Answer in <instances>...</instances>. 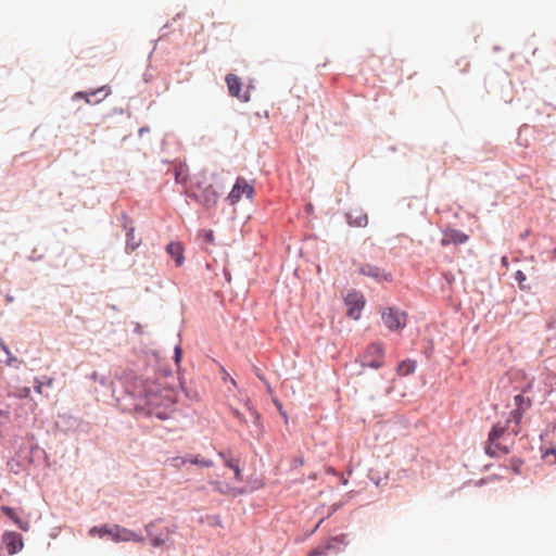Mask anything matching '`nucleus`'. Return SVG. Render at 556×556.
<instances>
[{
    "mask_svg": "<svg viewBox=\"0 0 556 556\" xmlns=\"http://www.w3.org/2000/svg\"><path fill=\"white\" fill-rule=\"evenodd\" d=\"M123 380L125 392L136 401V412L160 420L172 417L174 397L170 390L162 388L156 378L128 370L124 372Z\"/></svg>",
    "mask_w": 556,
    "mask_h": 556,
    "instance_id": "1",
    "label": "nucleus"
},
{
    "mask_svg": "<svg viewBox=\"0 0 556 556\" xmlns=\"http://www.w3.org/2000/svg\"><path fill=\"white\" fill-rule=\"evenodd\" d=\"M39 453L46 457V451L38 444H22L8 463L7 468L14 475L27 471L34 464V454Z\"/></svg>",
    "mask_w": 556,
    "mask_h": 556,
    "instance_id": "2",
    "label": "nucleus"
},
{
    "mask_svg": "<svg viewBox=\"0 0 556 556\" xmlns=\"http://www.w3.org/2000/svg\"><path fill=\"white\" fill-rule=\"evenodd\" d=\"M384 355V348L381 342L375 341L369 343L366 349L358 355L356 363H359L363 369L369 367L379 369L382 367L381 357Z\"/></svg>",
    "mask_w": 556,
    "mask_h": 556,
    "instance_id": "3",
    "label": "nucleus"
},
{
    "mask_svg": "<svg viewBox=\"0 0 556 556\" xmlns=\"http://www.w3.org/2000/svg\"><path fill=\"white\" fill-rule=\"evenodd\" d=\"M407 313L395 307L388 306L381 313V319L390 331H400L406 327Z\"/></svg>",
    "mask_w": 556,
    "mask_h": 556,
    "instance_id": "4",
    "label": "nucleus"
},
{
    "mask_svg": "<svg viewBox=\"0 0 556 556\" xmlns=\"http://www.w3.org/2000/svg\"><path fill=\"white\" fill-rule=\"evenodd\" d=\"M343 301L346 306V316L351 319L358 320L366 305L365 295L358 290H352L344 296Z\"/></svg>",
    "mask_w": 556,
    "mask_h": 556,
    "instance_id": "5",
    "label": "nucleus"
},
{
    "mask_svg": "<svg viewBox=\"0 0 556 556\" xmlns=\"http://www.w3.org/2000/svg\"><path fill=\"white\" fill-rule=\"evenodd\" d=\"M254 194L255 189L253 185L249 184L245 179L238 177L226 200L229 204L233 205L241 200L242 195H245L247 199L251 200Z\"/></svg>",
    "mask_w": 556,
    "mask_h": 556,
    "instance_id": "6",
    "label": "nucleus"
},
{
    "mask_svg": "<svg viewBox=\"0 0 556 556\" xmlns=\"http://www.w3.org/2000/svg\"><path fill=\"white\" fill-rule=\"evenodd\" d=\"M113 542L119 543V542H138L142 543L144 542V538L127 528H124L119 525H112V531L110 533V538Z\"/></svg>",
    "mask_w": 556,
    "mask_h": 556,
    "instance_id": "7",
    "label": "nucleus"
},
{
    "mask_svg": "<svg viewBox=\"0 0 556 556\" xmlns=\"http://www.w3.org/2000/svg\"><path fill=\"white\" fill-rule=\"evenodd\" d=\"M509 424H510V419H507L504 425H502L501 422H497L491 427V429L488 433V441H486L488 444L484 448L485 454L488 456H491V457L496 456V453L493 450L492 445L494 443L498 442V440L504 435Z\"/></svg>",
    "mask_w": 556,
    "mask_h": 556,
    "instance_id": "8",
    "label": "nucleus"
},
{
    "mask_svg": "<svg viewBox=\"0 0 556 556\" xmlns=\"http://www.w3.org/2000/svg\"><path fill=\"white\" fill-rule=\"evenodd\" d=\"M226 84L230 96L236 97L242 102L250 101V90L248 88L244 92H242V83L237 75L231 73L227 74Z\"/></svg>",
    "mask_w": 556,
    "mask_h": 556,
    "instance_id": "9",
    "label": "nucleus"
},
{
    "mask_svg": "<svg viewBox=\"0 0 556 556\" xmlns=\"http://www.w3.org/2000/svg\"><path fill=\"white\" fill-rule=\"evenodd\" d=\"M1 540L9 555H15L24 547L23 536L18 532L4 531Z\"/></svg>",
    "mask_w": 556,
    "mask_h": 556,
    "instance_id": "10",
    "label": "nucleus"
},
{
    "mask_svg": "<svg viewBox=\"0 0 556 556\" xmlns=\"http://www.w3.org/2000/svg\"><path fill=\"white\" fill-rule=\"evenodd\" d=\"M358 273L363 276L372 278L377 282L393 280L391 273H387L384 269L369 263L361 265Z\"/></svg>",
    "mask_w": 556,
    "mask_h": 556,
    "instance_id": "11",
    "label": "nucleus"
},
{
    "mask_svg": "<svg viewBox=\"0 0 556 556\" xmlns=\"http://www.w3.org/2000/svg\"><path fill=\"white\" fill-rule=\"evenodd\" d=\"M201 193V205L206 210L213 208L220 197V192L214 188L213 185H207L203 187V191Z\"/></svg>",
    "mask_w": 556,
    "mask_h": 556,
    "instance_id": "12",
    "label": "nucleus"
},
{
    "mask_svg": "<svg viewBox=\"0 0 556 556\" xmlns=\"http://www.w3.org/2000/svg\"><path fill=\"white\" fill-rule=\"evenodd\" d=\"M469 239V236L466 235L464 231L459 230V229H452V228H448L444 231V236H443V239L441 241L442 245H446V244H464L468 241Z\"/></svg>",
    "mask_w": 556,
    "mask_h": 556,
    "instance_id": "13",
    "label": "nucleus"
},
{
    "mask_svg": "<svg viewBox=\"0 0 556 556\" xmlns=\"http://www.w3.org/2000/svg\"><path fill=\"white\" fill-rule=\"evenodd\" d=\"M184 245L180 242L170 241L166 245V252L170 255V257L174 260L175 265L177 267L182 266L185 263V255H184Z\"/></svg>",
    "mask_w": 556,
    "mask_h": 556,
    "instance_id": "14",
    "label": "nucleus"
},
{
    "mask_svg": "<svg viewBox=\"0 0 556 556\" xmlns=\"http://www.w3.org/2000/svg\"><path fill=\"white\" fill-rule=\"evenodd\" d=\"M55 426L59 430L67 432L75 430L79 426V420L68 414H60L55 421Z\"/></svg>",
    "mask_w": 556,
    "mask_h": 556,
    "instance_id": "15",
    "label": "nucleus"
},
{
    "mask_svg": "<svg viewBox=\"0 0 556 556\" xmlns=\"http://www.w3.org/2000/svg\"><path fill=\"white\" fill-rule=\"evenodd\" d=\"M1 511L5 517L12 520L22 531L27 532L30 529V522L21 519L13 507L3 505L1 506Z\"/></svg>",
    "mask_w": 556,
    "mask_h": 556,
    "instance_id": "16",
    "label": "nucleus"
},
{
    "mask_svg": "<svg viewBox=\"0 0 556 556\" xmlns=\"http://www.w3.org/2000/svg\"><path fill=\"white\" fill-rule=\"evenodd\" d=\"M348 535L345 533H341L339 535L330 536L328 540L324 542L325 548L327 552L333 551L338 553L342 549V547L348 545Z\"/></svg>",
    "mask_w": 556,
    "mask_h": 556,
    "instance_id": "17",
    "label": "nucleus"
},
{
    "mask_svg": "<svg viewBox=\"0 0 556 556\" xmlns=\"http://www.w3.org/2000/svg\"><path fill=\"white\" fill-rule=\"evenodd\" d=\"M104 90H105V87L98 88V89L92 90L90 92L77 91V92L74 93L73 100H77V99H83L84 98L86 100V102L89 103V104H98L108 96V92H105L102 96V98H97L96 100H91L90 96L100 94V93L104 92Z\"/></svg>",
    "mask_w": 556,
    "mask_h": 556,
    "instance_id": "18",
    "label": "nucleus"
},
{
    "mask_svg": "<svg viewBox=\"0 0 556 556\" xmlns=\"http://www.w3.org/2000/svg\"><path fill=\"white\" fill-rule=\"evenodd\" d=\"M245 406L252 417V425L256 428L257 435L260 437L264 432V425L262 415L255 408V406L251 403L250 400L247 401Z\"/></svg>",
    "mask_w": 556,
    "mask_h": 556,
    "instance_id": "19",
    "label": "nucleus"
},
{
    "mask_svg": "<svg viewBox=\"0 0 556 556\" xmlns=\"http://www.w3.org/2000/svg\"><path fill=\"white\" fill-rule=\"evenodd\" d=\"M417 368V362L410 358H406L400 362L396 366V371L401 376H408L413 374Z\"/></svg>",
    "mask_w": 556,
    "mask_h": 556,
    "instance_id": "20",
    "label": "nucleus"
},
{
    "mask_svg": "<svg viewBox=\"0 0 556 556\" xmlns=\"http://www.w3.org/2000/svg\"><path fill=\"white\" fill-rule=\"evenodd\" d=\"M123 227L126 229V251H135L140 245L141 239H136L134 227H127V225Z\"/></svg>",
    "mask_w": 556,
    "mask_h": 556,
    "instance_id": "21",
    "label": "nucleus"
},
{
    "mask_svg": "<svg viewBox=\"0 0 556 556\" xmlns=\"http://www.w3.org/2000/svg\"><path fill=\"white\" fill-rule=\"evenodd\" d=\"M112 531V525L104 523L100 526H94L89 530V534L91 536H99L100 539L110 538V533Z\"/></svg>",
    "mask_w": 556,
    "mask_h": 556,
    "instance_id": "22",
    "label": "nucleus"
},
{
    "mask_svg": "<svg viewBox=\"0 0 556 556\" xmlns=\"http://www.w3.org/2000/svg\"><path fill=\"white\" fill-rule=\"evenodd\" d=\"M346 223L352 227H366L368 224L367 214H359L354 217L351 213L345 214Z\"/></svg>",
    "mask_w": 556,
    "mask_h": 556,
    "instance_id": "23",
    "label": "nucleus"
},
{
    "mask_svg": "<svg viewBox=\"0 0 556 556\" xmlns=\"http://www.w3.org/2000/svg\"><path fill=\"white\" fill-rule=\"evenodd\" d=\"M179 387L188 400H190V401L200 400L199 392L192 388H188L186 384V381L182 377H179Z\"/></svg>",
    "mask_w": 556,
    "mask_h": 556,
    "instance_id": "24",
    "label": "nucleus"
},
{
    "mask_svg": "<svg viewBox=\"0 0 556 556\" xmlns=\"http://www.w3.org/2000/svg\"><path fill=\"white\" fill-rule=\"evenodd\" d=\"M514 402L516 405V408L526 410L527 408H530L532 406V399L526 397L522 393L516 394L514 396Z\"/></svg>",
    "mask_w": 556,
    "mask_h": 556,
    "instance_id": "25",
    "label": "nucleus"
},
{
    "mask_svg": "<svg viewBox=\"0 0 556 556\" xmlns=\"http://www.w3.org/2000/svg\"><path fill=\"white\" fill-rule=\"evenodd\" d=\"M184 462H189L192 465H199L201 467L211 468L214 466V462L208 458H203L200 455L191 456L190 458H185Z\"/></svg>",
    "mask_w": 556,
    "mask_h": 556,
    "instance_id": "26",
    "label": "nucleus"
},
{
    "mask_svg": "<svg viewBox=\"0 0 556 556\" xmlns=\"http://www.w3.org/2000/svg\"><path fill=\"white\" fill-rule=\"evenodd\" d=\"M0 346H1V350L8 355L5 364L11 367H17L16 364H20L21 361H18L17 357L12 355L9 346L2 340H0Z\"/></svg>",
    "mask_w": 556,
    "mask_h": 556,
    "instance_id": "27",
    "label": "nucleus"
},
{
    "mask_svg": "<svg viewBox=\"0 0 556 556\" xmlns=\"http://www.w3.org/2000/svg\"><path fill=\"white\" fill-rule=\"evenodd\" d=\"M514 279L518 282V286L521 290H530L531 289V287L529 285L525 283L527 281V276L522 270L518 269L514 274Z\"/></svg>",
    "mask_w": 556,
    "mask_h": 556,
    "instance_id": "28",
    "label": "nucleus"
},
{
    "mask_svg": "<svg viewBox=\"0 0 556 556\" xmlns=\"http://www.w3.org/2000/svg\"><path fill=\"white\" fill-rule=\"evenodd\" d=\"M523 465V459L518 457V456H513L510 459H509V467L510 469L516 473V475H520L521 473V467Z\"/></svg>",
    "mask_w": 556,
    "mask_h": 556,
    "instance_id": "29",
    "label": "nucleus"
},
{
    "mask_svg": "<svg viewBox=\"0 0 556 556\" xmlns=\"http://www.w3.org/2000/svg\"><path fill=\"white\" fill-rule=\"evenodd\" d=\"M226 467L233 470L235 480H237V481L243 480L242 472H241L238 460L237 462H227Z\"/></svg>",
    "mask_w": 556,
    "mask_h": 556,
    "instance_id": "30",
    "label": "nucleus"
},
{
    "mask_svg": "<svg viewBox=\"0 0 556 556\" xmlns=\"http://www.w3.org/2000/svg\"><path fill=\"white\" fill-rule=\"evenodd\" d=\"M214 491L218 492L219 494H227L230 492V485L222 482V481H214L212 482Z\"/></svg>",
    "mask_w": 556,
    "mask_h": 556,
    "instance_id": "31",
    "label": "nucleus"
},
{
    "mask_svg": "<svg viewBox=\"0 0 556 556\" xmlns=\"http://www.w3.org/2000/svg\"><path fill=\"white\" fill-rule=\"evenodd\" d=\"M150 539H151V545L156 548L163 546L166 543V541L168 540L167 536L163 535V533L153 535Z\"/></svg>",
    "mask_w": 556,
    "mask_h": 556,
    "instance_id": "32",
    "label": "nucleus"
},
{
    "mask_svg": "<svg viewBox=\"0 0 556 556\" xmlns=\"http://www.w3.org/2000/svg\"><path fill=\"white\" fill-rule=\"evenodd\" d=\"M162 521H163V518H156V519L152 520L151 522H149L148 525H146L144 530H146L148 536L151 538V536L155 535L154 534L155 526Z\"/></svg>",
    "mask_w": 556,
    "mask_h": 556,
    "instance_id": "33",
    "label": "nucleus"
},
{
    "mask_svg": "<svg viewBox=\"0 0 556 556\" xmlns=\"http://www.w3.org/2000/svg\"><path fill=\"white\" fill-rule=\"evenodd\" d=\"M182 354H184V352H182L181 346L179 344H176L174 348L173 359L178 368L180 367V363L182 361Z\"/></svg>",
    "mask_w": 556,
    "mask_h": 556,
    "instance_id": "34",
    "label": "nucleus"
},
{
    "mask_svg": "<svg viewBox=\"0 0 556 556\" xmlns=\"http://www.w3.org/2000/svg\"><path fill=\"white\" fill-rule=\"evenodd\" d=\"M523 413H525L523 409H519V408L513 409L510 412V418H509L510 421L514 420L516 422V425H519L521 422Z\"/></svg>",
    "mask_w": 556,
    "mask_h": 556,
    "instance_id": "35",
    "label": "nucleus"
},
{
    "mask_svg": "<svg viewBox=\"0 0 556 556\" xmlns=\"http://www.w3.org/2000/svg\"><path fill=\"white\" fill-rule=\"evenodd\" d=\"M549 456H553L554 459L551 462L552 464H556V447L555 446H551L548 448H546L543 453H542V458L544 459H548Z\"/></svg>",
    "mask_w": 556,
    "mask_h": 556,
    "instance_id": "36",
    "label": "nucleus"
},
{
    "mask_svg": "<svg viewBox=\"0 0 556 556\" xmlns=\"http://www.w3.org/2000/svg\"><path fill=\"white\" fill-rule=\"evenodd\" d=\"M327 553L324 543L308 552V556H323Z\"/></svg>",
    "mask_w": 556,
    "mask_h": 556,
    "instance_id": "37",
    "label": "nucleus"
},
{
    "mask_svg": "<svg viewBox=\"0 0 556 556\" xmlns=\"http://www.w3.org/2000/svg\"><path fill=\"white\" fill-rule=\"evenodd\" d=\"M273 402L277 410L279 412V415L285 419V422H288V415L287 412L283 409L282 403L276 399Z\"/></svg>",
    "mask_w": 556,
    "mask_h": 556,
    "instance_id": "38",
    "label": "nucleus"
},
{
    "mask_svg": "<svg viewBox=\"0 0 556 556\" xmlns=\"http://www.w3.org/2000/svg\"><path fill=\"white\" fill-rule=\"evenodd\" d=\"M303 464H304V458H303V456H301V455L295 456V457H293V458H292V460H291L290 469H291V470H294V469H296V468H299V467L303 466Z\"/></svg>",
    "mask_w": 556,
    "mask_h": 556,
    "instance_id": "39",
    "label": "nucleus"
},
{
    "mask_svg": "<svg viewBox=\"0 0 556 556\" xmlns=\"http://www.w3.org/2000/svg\"><path fill=\"white\" fill-rule=\"evenodd\" d=\"M230 450H223V451H219L218 452V456L224 460V465L226 466V463L227 462H236L231 456H230Z\"/></svg>",
    "mask_w": 556,
    "mask_h": 556,
    "instance_id": "40",
    "label": "nucleus"
},
{
    "mask_svg": "<svg viewBox=\"0 0 556 556\" xmlns=\"http://www.w3.org/2000/svg\"><path fill=\"white\" fill-rule=\"evenodd\" d=\"M493 450L496 452V450H498L502 454L506 455L510 452V446L508 445H503L498 442L494 443L492 445Z\"/></svg>",
    "mask_w": 556,
    "mask_h": 556,
    "instance_id": "41",
    "label": "nucleus"
},
{
    "mask_svg": "<svg viewBox=\"0 0 556 556\" xmlns=\"http://www.w3.org/2000/svg\"><path fill=\"white\" fill-rule=\"evenodd\" d=\"M30 395V389L25 387L18 390V392L15 394L18 399H27Z\"/></svg>",
    "mask_w": 556,
    "mask_h": 556,
    "instance_id": "42",
    "label": "nucleus"
},
{
    "mask_svg": "<svg viewBox=\"0 0 556 556\" xmlns=\"http://www.w3.org/2000/svg\"><path fill=\"white\" fill-rule=\"evenodd\" d=\"M203 239L207 243H213L214 242V231L211 230V229L204 230L203 231Z\"/></svg>",
    "mask_w": 556,
    "mask_h": 556,
    "instance_id": "43",
    "label": "nucleus"
},
{
    "mask_svg": "<svg viewBox=\"0 0 556 556\" xmlns=\"http://www.w3.org/2000/svg\"><path fill=\"white\" fill-rule=\"evenodd\" d=\"M230 492H232V494L236 496V495H244V494H248L249 493V490L247 488H231L230 486Z\"/></svg>",
    "mask_w": 556,
    "mask_h": 556,
    "instance_id": "44",
    "label": "nucleus"
},
{
    "mask_svg": "<svg viewBox=\"0 0 556 556\" xmlns=\"http://www.w3.org/2000/svg\"><path fill=\"white\" fill-rule=\"evenodd\" d=\"M344 506V503L343 502H339V503H334L330 506V509H329V514L328 516H331L332 514H334L336 511H338L339 509H341L342 507Z\"/></svg>",
    "mask_w": 556,
    "mask_h": 556,
    "instance_id": "45",
    "label": "nucleus"
},
{
    "mask_svg": "<svg viewBox=\"0 0 556 556\" xmlns=\"http://www.w3.org/2000/svg\"><path fill=\"white\" fill-rule=\"evenodd\" d=\"M187 197L190 198L191 200L195 201L197 203H199L201 205V193L199 192H187Z\"/></svg>",
    "mask_w": 556,
    "mask_h": 556,
    "instance_id": "46",
    "label": "nucleus"
},
{
    "mask_svg": "<svg viewBox=\"0 0 556 556\" xmlns=\"http://www.w3.org/2000/svg\"><path fill=\"white\" fill-rule=\"evenodd\" d=\"M432 353H433V345H432V343H430L429 345H427V346L425 348V350H424V354H425L428 358H430V357H431V355H432Z\"/></svg>",
    "mask_w": 556,
    "mask_h": 556,
    "instance_id": "47",
    "label": "nucleus"
},
{
    "mask_svg": "<svg viewBox=\"0 0 556 556\" xmlns=\"http://www.w3.org/2000/svg\"><path fill=\"white\" fill-rule=\"evenodd\" d=\"M212 519H213V523H212L213 526L223 527L222 518L219 515L212 516Z\"/></svg>",
    "mask_w": 556,
    "mask_h": 556,
    "instance_id": "48",
    "label": "nucleus"
},
{
    "mask_svg": "<svg viewBox=\"0 0 556 556\" xmlns=\"http://www.w3.org/2000/svg\"><path fill=\"white\" fill-rule=\"evenodd\" d=\"M42 387H43V383L40 382L37 378L35 379V384H34V389L37 393H41L42 392Z\"/></svg>",
    "mask_w": 556,
    "mask_h": 556,
    "instance_id": "49",
    "label": "nucleus"
},
{
    "mask_svg": "<svg viewBox=\"0 0 556 556\" xmlns=\"http://www.w3.org/2000/svg\"><path fill=\"white\" fill-rule=\"evenodd\" d=\"M233 415H235V417H236L239 421H241V422H247V420H245V418H244L243 414H242V413H240L238 409H235V410H233Z\"/></svg>",
    "mask_w": 556,
    "mask_h": 556,
    "instance_id": "50",
    "label": "nucleus"
},
{
    "mask_svg": "<svg viewBox=\"0 0 556 556\" xmlns=\"http://www.w3.org/2000/svg\"><path fill=\"white\" fill-rule=\"evenodd\" d=\"M42 258H43V255L42 254L36 255L35 251L33 252L31 255L28 256V261H30V262H37V261H40Z\"/></svg>",
    "mask_w": 556,
    "mask_h": 556,
    "instance_id": "51",
    "label": "nucleus"
},
{
    "mask_svg": "<svg viewBox=\"0 0 556 556\" xmlns=\"http://www.w3.org/2000/svg\"><path fill=\"white\" fill-rule=\"evenodd\" d=\"M532 387H533V381L526 383L521 389V393L523 394V393L529 392L532 389Z\"/></svg>",
    "mask_w": 556,
    "mask_h": 556,
    "instance_id": "52",
    "label": "nucleus"
},
{
    "mask_svg": "<svg viewBox=\"0 0 556 556\" xmlns=\"http://www.w3.org/2000/svg\"><path fill=\"white\" fill-rule=\"evenodd\" d=\"M176 529H177V526H176V525H173V526H170V527H166V528H165V532H166L165 536H167V538H168V536H169V534H172V533H174V532L176 531Z\"/></svg>",
    "mask_w": 556,
    "mask_h": 556,
    "instance_id": "53",
    "label": "nucleus"
},
{
    "mask_svg": "<svg viewBox=\"0 0 556 556\" xmlns=\"http://www.w3.org/2000/svg\"><path fill=\"white\" fill-rule=\"evenodd\" d=\"M149 131H150V127L149 126H142V127L139 128L138 135L141 137V136H143L144 134H147Z\"/></svg>",
    "mask_w": 556,
    "mask_h": 556,
    "instance_id": "54",
    "label": "nucleus"
},
{
    "mask_svg": "<svg viewBox=\"0 0 556 556\" xmlns=\"http://www.w3.org/2000/svg\"><path fill=\"white\" fill-rule=\"evenodd\" d=\"M41 458H42V459H47V458H48V456L46 455V457H45L42 454H39V453H35V454H34V463H35L36 460L41 459Z\"/></svg>",
    "mask_w": 556,
    "mask_h": 556,
    "instance_id": "55",
    "label": "nucleus"
},
{
    "mask_svg": "<svg viewBox=\"0 0 556 556\" xmlns=\"http://www.w3.org/2000/svg\"><path fill=\"white\" fill-rule=\"evenodd\" d=\"M134 332L137 333V334H141L142 333V328H141L140 324H138V323L136 324Z\"/></svg>",
    "mask_w": 556,
    "mask_h": 556,
    "instance_id": "56",
    "label": "nucleus"
},
{
    "mask_svg": "<svg viewBox=\"0 0 556 556\" xmlns=\"http://www.w3.org/2000/svg\"><path fill=\"white\" fill-rule=\"evenodd\" d=\"M338 476L340 477L341 483L343 485H346L349 483V479L345 478L342 473H339Z\"/></svg>",
    "mask_w": 556,
    "mask_h": 556,
    "instance_id": "57",
    "label": "nucleus"
},
{
    "mask_svg": "<svg viewBox=\"0 0 556 556\" xmlns=\"http://www.w3.org/2000/svg\"><path fill=\"white\" fill-rule=\"evenodd\" d=\"M206 185H204L202 181H197L195 182V187L199 191H203V187H205Z\"/></svg>",
    "mask_w": 556,
    "mask_h": 556,
    "instance_id": "58",
    "label": "nucleus"
},
{
    "mask_svg": "<svg viewBox=\"0 0 556 556\" xmlns=\"http://www.w3.org/2000/svg\"><path fill=\"white\" fill-rule=\"evenodd\" d=\"M224 276H225V279H226L228 282L231 280V275H230L229 270L224 269Z\"/></svg>",
    "mask_w": 556,
    "mask_h": 556,
    "instance_id": "59",
    "label": "nucleus"
},
{
    "mask_svg": "<svg viewBox=\"0 0 556 556\" xmlns=\"http://www.w3.org/2000/svg\"><path fill=\"white\" fill-rule=\"evenodd\" d=\"M170 375H172V369L170 368L163 369V376L167 377V376H170Z\"/></svg>",
    "mask_w": 556,
    "mask_h": 556,
    "instance_id": "60",
    "label": "nucleus"
},
{
    "mask_svg": "<svg viewBox=\"0 0 556 556\" xmlns=\"http://www.w3.org/2000/svg\"><path fill=\"white\" fill-rule=\"evenodd\" d=\"M122 218H123V220H124V225H127V222H128V215H127L125 212H123V213H122Z\"/></svg>",
    "mask_w": 556,
    "mask_h": 556,
    "instance_id": "61",
    "label": "nucleus"
},
{
    "mask_svg": "<svg viewBox=\"0 0 556 556\" xmlns=\"http://www.w3.org/2000/svg\"><path fill=\"white\" fill-rule=\"evenodd\" d=\"M99 382L102 384V386H105L106 383V378L104 376H101L99 379Z\"/></svg>",
    "mask_w": 556,
    "mask_h": 556,
    "instance_id": "62",
    "label": "nucleus"
},
{
    "mask_svg": "<svg viewBox=\"0 0 556 556\" xmlns=\"http://www.w3.org/2000/svg\"><path fill=\"white\" fill-rule=\"evenodd\" d=\"M501 262H502L503 266H507L508 265L507 256H503Z\"/></svg>",
    "mask_w": 556,
    "mask_h": 556,
    "instance_id": "63",
    "label": "nucleus"
},
{
    "mask_svg": "<svg viewBox=\"0 0 556 556\" xmlns=\"http://www.w3.org/2000/svg\"><path fill=\"white\" fill-rule=\"evenodd\" d=\"M309 480H315L317 478V473L316 472H312L308 475L307 477Z\"/></svg>",
    "mask_w": 556,
    "mask_h": 556,
    "instance_id": "64",
    "label": "nucleus"
}]
</instances>
